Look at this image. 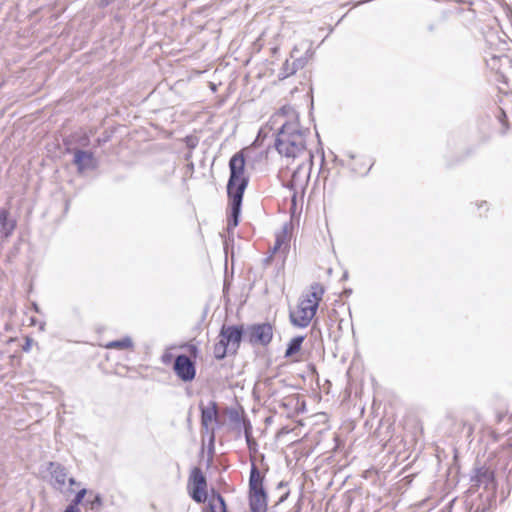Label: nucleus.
Instances as JSON below:
<instances>
[{"mask_svg":"<svg viewBox=\"0 0 512 512\" xmlns=\"http://www.w3.org/2000/svg\"><path fill=\"white\" fill-rule=\"evenodd\" d=\"M230 176L227 183V194L230 201L231 216L228 228H235L239 224L242 200L249 179L244 176L245 158L242 152L235 153L229 161Z\"/></svg>","mask_w":512,"mask_h":512,"instance_id":"1","label":"nucleus"},{"mask_svg":"<svg viewBox=\"0 0 512 512\" xmlns=\"http://www.w3.org/2000/svg\"><path fill=\"white\" fill-rule=\"evenodd\" d=\"M275 148L286 158L305 160L312 163L313 154L306 147V131L296 122L284 123L276 134Z\"/></svg>","mask_w":512,"mask_h":512,"instance_id":"2","label":"nucleus"},{"mask_svg":"<svg viewBox=\"0 0 512 512\" xmlns=\"http://www.w3.org/2000/svg\"><path fill=\"white\" fill-rule=\"evenodd\" d=\"M249 506L251 512L267 511V495L263 487V476L252 464L249 477Z\"/></svg>","mask_w":512,"mask_h":512,"instance_id":"3","label":"nucleus"},{"mask_svg":"<svg viewBox=\"0 0 512 512\" xmlns=\"http://www.w3.org/2000/svg\"><path fill=\"white\" fill-rule=\"evenodd\" d=\"M273 334V326L268 322L251 324L245 329V338L252 346H268Z\"/></svg>","mask_w":512,"mask_h":512,"instance_id":"4","label":"nucleus"},{"mask_svg":"<svg viewBox=\"0 0 512 512\" xmlns=\"http://www.w3.org/2000/svg\"><path fill=\"white\" fill-rule=\"evenodd\" d=\"M312 165L313 162L310 163L301 160L296 169L292 172L291 178L285 186L293 192V200L298 193H304L310 179Z\"/></svg>","mask_w":512,"mask_h":512,"instance_id":"5","label":"nucleus"},{"mask_svg":"<svg viewBox=\"0 0 512 512\" xmlns=\"http://www.w3.org/2000/svg\"><path fill=\"white\" fill-rule=\"evenodd\" d=\"M188 489L190 497L197 503H204L207 498V480L202 470L199 467H194L191 470Z\"/></svg>","mask_w":512,"mask_h":512,"instance_id":"6","label":"nucleus"},{"mask_svg":"<svg viewBox=\"0 0 512 512\" xmlns=\"http://www.w3.org/2000/svg\"><path fill=\"white\" fill-rule=\"evenodd\" d=\"M243 336H245L243 326L236 325H223L219 334V338L231 349L232 354L239 349Z\"/></svg>","mask_w":512,"mask_h":512,"instance_id":"7","label":"nucleus"},{"mask_svg":"<svg viewBox=\"0 0 512 512\" xmlns=\"http://www.w3.org/2000/svg\"><path fill=\"white\" fill-rule=\"evenodd\" d=\"M173 370L177 377L183 382H190L196 376L195 362L185 354L176 356L173 364Z\"/></svg>","mask_w":512,"mask_h":512,"instance_id":"8","label":"nucleus"},{"mask_svg":"<svg viewBox=\"0 0 512 512\" xmlns=\"http://www.w3.org/2000/svg\"><path fill=\"white\" fill-rule=\"evenodd\" d=\"M323 294L324 289L322 285L313 283L310 286V290L302 295L298 306L310 309L312 312L316 313Z\"/></svg>","mask_w":512,"mask_h":512,"instance_id":"9","label":"nucleus"},{"mask_svg":"<svg viewBox=\"0 0 512 512\" xmlns=\"http://www.w3.org/2000/svg\"><path fill=\"white\" fill-rule=\"evenodd\" d=\"M485 41L490 50L497 51L501 55L509 51L512 46L508 34H485Z\"/></svg>","mask_w":512,"mask_h":512,"instance_id":"10","label":"nucleus"},{"mask_svg":"<svg viewBox=\"0 0 512 512\" xmlns=\"http://www.w3.org/2000/svg\"><path fill=\"white\" fill-rule=\"evenodd\" d=\"M229 419H230L231 423L234 424V426L237 424L243 425V432H244V436H245L248 447L251 449L252 446H255L256 442L252 437V425H251V422L249 421V419H247L246 417H242L239 414V412L236 410H232L229 413Z\"/></svg>","mask_w":512,"mask_h":512,"instance_id":"11","label":"nucleus"},{"mask_svg":"<svg viewBox=\"0 0 512 512\" xmlns=\"http://www.w3.org/2000/svg\"><path fill=\"white\" fill-rule=\"evenodd\" d=\"M73 163L79 172L95 168V159L92 152L76 149L74 151Z\"/></svg>","mask_w":512,"mask_h":512,"instance_id":"12","label":"nucleus"},{"mask_svg":"<svg viewBox=\"0 0 512 512\" xmlns=\"http://www.w3.org/2000/svg\"><path fill=\"white\" fill-rule=\"evenodd\" d=\"M316 313L307 308L297 306L294 311L290 312V321L296 327H307Z\"/></svg>","mask_w":512,"mask_h":512,"instance_id":"13","label":"nucleus"},{"mask_svg":"<svg viewBox=\"0 0 512 512\" xmlns=\"http://www.w3.org/2000/svg\"><path fill=\"white\" fill-rule=\"evenodd\" d=\"M49 471L53 479V487L57 490L63 491L67 480V470L59 463L50 462Z\"/></svg>","mask_w":512,"mask_h":512,"instance_id":"14","label":"nucleus"},{"mask_svg":"<svg viewBox=\"0 0 512 512\" xmlns=\"http://www.w3.org/2000/svg\"><path fill=\"white\" fill-rule=\"evenodd\" d=\"M218 418V409L216 402H210L209 406H201V425L208 430L209 425Z\"/></svg>","mask_w":512,"mask_h":512,"instance_id":"15","label":"nucleus"},{"mask_svg":"<svg viewBox=\"0 0 512 512\" xmlns=\"http://www.w3.org/2000/svg\"><path fill=\"white\" fill-rule=\"evenodd\" d=\"M8 216V210L0 208V234L4 238L10 237L16 228V221L9 219Z\"/></svg>","mask_w":512,"mask_h":512,"instance_id":"16","label":"nucleus"},{"mask_svg":"<svg viewBox=\"0 0 512 512\" xmlns=\"http://www.w3.org/2000/svg\"><path fill=\"white\" fill-rule=\"evenodd\" d=\"M203 512H227L226 503L221 494L213 491Z\"/></svg>","mask_w":512,"mask_h":512,"instance_id":"17","label":"nucleus"},{"mask_svg":"<svg viewBox=\"0 0 512 512\" xmlns=\"http://www.w3.org/2000/svg\"><path fill=\"white\" fill-rule=\"evenodd\" d=\"M493 479L494 473L489 468L481 467L476 469L475 475L472 477V482H474L476 486L484 485L488 487V485L493 482Z\"/></svg>","mask_w":512,"mask_h":512,"instance_id":"18","label":"nucleus"},{"mask_svg":"<svg viewBox=\"0 0 512 512\" xmlns=\"http://www.w3.org/2000/svg\"><path fill=\"white\" fill-rule=\"evenodd\" d=\"M303 50H304V54H305V61H307L313 55L312 44L310 42L303 41L300 44L295 45V47L293 48V50L291 52V55H292V57H295L296 61L299 63H303L302 56L298 57L297 55Z\"/></svg>","mask_w":512,"mask_h":512,"instance_id":"19","label":"nucleus"},{"mask_svg":"<svg viewBox=\"0 0 512 512\" xmlns=\"http://www.w3.org/2000/svg\"><path fill=\"white\" fill-rule=\"evenodd\" d=\"M305 339V336H296L292 338L289 343L287 344V348L285 351V357L290 358L294 354L300 351L302 343Z\"/></svg>","mask_w":512,"mask_h":512,"instance_id":"20","label":"nucleus"},{"mask_svg":"<svg viewBox=\"0 0 512 512\" xmlns=\"http://www.w3.org/2000/svg\"><path fill=\"white\" fill-rule=\"evenodd\" d=\"M105 348L119 349V350L130 349V348H133V341L130 337L126 336L120 340H114V341L108 342L105 345Z\"/></svg>","mask_w":512,"mask_h":512,"instance_id":"21","label":"nucleus"},{"mask_svg":"<svg viewBox=\"0 0 512 512\" xmlns=\"http://www.w3.org/2000/svg\"><path fill=\"white\" fill-rule=\"evenodd\" d=\"M228 353H231V349L219 338V341L215 343L213 348L214 357L217 360H222Z\"/></svg>","mask_w":512,"mask_h":512,"instance_id":"22","label":"nucleus"},{"mask_svg":"<svg viewBox=\"0 0 512 512\" xmlns=\"http://www.w3.org/2000/svg\"><path fill=\"white\" fill-rule=\"evenodd\" d=\"M276 249H288L289 247V236L286 227L282 231L276 233L275 243Z\"/></svg>","mask_w":512,"mask_h":512,"instance_id":"23","label":"nucleus"},{"mask_svg":"<svg viewBox=\"0 0 512 512\" xmlns=\"http://www.w3.org/2000/svg\"><path fill=\"white\" fill-rule=\"evenodd\" d=\"M86 493V489H81L80 491H78L70 505H74V507H77L79 504L83 502Z\"/></svg>","mask_w":512,"mask_h":512,"instance_id":"24","label":"nucleus"},{"mask_svg":"<svg viewBox=\"0 0 512 512\" xmlns=\"http://www.w3.org/2000/svg\"><path fill=\"white\" fill-rule=\"evenodd\" d=\"M87 504H90L91 506V509L94 510V509H99L102 505V498L99 494H96L94 496V499L89 501V500H86L85 501V505Z\"/></svg>","mask_w":512,"mask_h":512,"instance_id":"25","label":"nucleus"},{"mask_svg":"<svg viewBox=\"0 0 512 512\" xmlns=\"http://www.w3.org/2000/svg\"><path fill=\"white\" fill-rule=\"evenodd\" d=\"M304 65V63H299L298 65H296V62L294 61L293 62V67L291 68L290 71L289 70V67H286L285 68V72H284V77H287L289 76L290 74H294L296 72V70L299 68V67H302Z\"/></svg>","mask_w":512,"mask_h":512,"instance_id":"26","label":"nucleus"},{"mask_svg":"<svg viewBox=\"0 0 512 512\" xmlns=\"http://www.w3.org/2000/svg\"><path fill=\"white\" fill-rule=\"evenodd\" d=\"M188 351L192 356L196 357L198 353V348L195 345H189Z\"/></svg>","mask_w":512,"mask_h":512,"instance_id":"27","label":"nucleus"},{"mask_svg":"<svg viewBox=\"0 0 512 512\" xmlns=\"http://www.w3.org/2000/svg\"><path fill=\"white\" fill-rule=\"evenodd\" d=\"M64 512H81L77 507H74V505H68Z\"/></svg>","mask_w":512,"mask_h":512,"instance_id":"28","label":"nucleus"},{"mask_svg":"<svg viewBox=\"0 0 512 512\" xmlns=\"http://www.w3.org/2000/svg\"><path fill=\"white\" fill-rule=\"evenodd\" d=\"M115 0H100V5L102 7H106L108 5H110L111 3H113Z\"/></svg>","mask_w":512,"mask_h":512,"instance_id":"29","label":"nucleus"},{"mask_svg":"<svg viewBox=\"0 0 512 512\" xmlns=\"http://www.w3.org/2000/svg\"><path fill=\"white\" fill-rule=\"evenodd\" d=\"M281 249H276V245L274 244V246L272 247L271 249V255L275 254L277 251H280ZM272 256H269L266 261H269L271 259Z\"/></svg>","mask_w":512,"mask_h":512,"instance_id":"30","label":"nucleus"},{"mask_svg":"<svg viewBox=\"0 0 512 512\" xmlns=\"http://www.w3.org/2000/svg\"><path fill=\"white\" fill-rule=\"evenodd\" d=\"M68 481H69V484H70L71 486H73V485H76V484H77V481H76V480H75V478H73V477L69 478V479H68Z\"/></svg>","mask_w":512,"mask_h":512,"instance_id":"31","label":"nucleus"},{"mask_svg":"<svg viewBox=\"0 0 512 512\" xmlns=\"http://www.w3.org/2000/svg\"><path fill=\"white\" fill-rule=\"evenodd\" d=\"M234 429H236L238 432H241L243 430V425H235Z\"/></svg>","mask_w":512,"mask_h":512,"instance_id":"32","label":"nucleus"},{"mask_svg":"<svg viewBox=\"0 0 512 512\" xmlns=\"http://www.w3.org/2000/svg\"><path fill=\"white\" fill-rule=\"evenodd\" d=\"M287 496H288V492H286V493L284 494V496H282V497L280 498V501H284V500L287 498Z\"/></svg>","mask_w":512,"mask_h":512,"instance_id":"33","label":"nucleus"},{"mask_svg":"<svg viewBox=\"0 0 512 512\" xmlns=\"http://www.w3.org/2000/svg\"><path fill=\"white\" fill-rule=\"evenodd\" d=\"M500 56H501V55H495V54H492V57H493V58H498V57H500Z\"/></svg>","mask_w":512,"mask_h":512,"instance_id":"34","label":"nucleus"},{"mask_svg":"<svg viewBox=\"0 0 512 512\" xmlns=\"http://www.w3.org/2000/svg\"><path fill=\"white\" fill-rule=\"evenodd\" d=\"M34 306V309L38 312V307L36 304L33 305Z\"/></svg>","mask_w":512,"mask_h":512,"instance_id":"35","label":"nucleus"}]
</instances>
